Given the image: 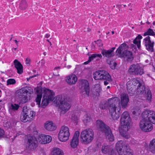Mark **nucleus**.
Wrapping results in <instances>:
<instances>
[{"mask_svg":"<svg viewBox=\"0 0 155 155\" xmlns=\"http://www.w3.org/2000/svg\"><path fill=\"white\" fill-rule=\"evenodd\" d=\"M147 35H151L152 36H154L155 35L154 32L153 30L150 28H149L147 32L144 33V36H145Z\"/></svg>","mask_w":155,"mask_h":155,"instance_id":"39","label":"nucleus"},{"mask_svg":"<svg viewBox=\"0 0 155 155\" xmlns=\"http://www.w3.org/2000/svg\"><path fill=\"white\" fill-rule=\"evenodd\" d=\"M59 68H60V67H57L55 68L54 69H59Z\"/></svg>","mask_w":155,"mask_h":155,"instance_id":"51","label":"nucleus"},{"mask_svg":"<svg viewBox=\"0 0 155 155\" xmlns=\"http://www.w3.org/2000/svg\"><path fill=\"white\" fill-rule=\"evenodd\" d=\"M108 108L112 117L114 120L118 119L120 108V99L117 97H112L108 99Z\"/></svg>","mask_w":155,"mask_h":155,"instance_id":"3","label":"nucleus"},{"mask_svg":"<svg viewBox=\"0 0 155 155\" xmlns=\"http://www.w3.org/2000/svg\"><path fill=\"white\" fill-rule=\"evenodd\" d=\"M142 119L139 125L141 129L145 132L151 131L153 129L152 123L155 124V112L147 110L142 113Z\"/></svg>","mask_w":155,"mask_h":155,"instance_id":"1","label":"nucleus"},{"mask_svg":"<svg viewBox=\"0 0 155 155\" xmlns=\"http://www.w3.org/2000/svg\"><path fill=\"white\" fill-rule=\"evenodd\" d=\"M94 78L95 80H105L104 84L107 85L112 81L110 76L109 73L104 70L96 71L94 74Z\"/></svg>","mask_w":155,"mask_h":155,"instance_id":"8","label":"nucleus"},{"mask_svg":"<svg viewBox=\"0 0 155 155\" xmlns=\"http://www.w3.org/2000/svg\"><path fill=\"white\" fill-rule=\"evenodd\" d=\"M80 84L81 85V92L83 93V94H86L87 96H88L90 87L88 81L86 80H82L81 81Z\"/></svg>","mask_w":155,"mask_h":155,"instance_id":"16","label":"nucleus"},{"mask_svg":"<svg viewBox=\"0 0 155 155\" xmlns=\"http://www.w3.org/2000/svg\"><path fill=\"white\" fill-rule=\"evenodd\" d=\"M33 92V89L29 87H25L19 90L18 91V95L19 96V100L22 104L26 103L28 101L26 94H31Z\"/></svg>","mask_w":155,"mask_h":155,"instance_id":"9","label":"nucleus"},{"mask_svg":"<svg viewBox=\"0 0 155 155\" xmlns=\"http://www.w3.org/2000/svg\"><path fill=\"white\" fill-rule=\"evenodd\" d=\"M91 120L90 117L87 115H86L84 117V119L83 120V121L84 124H87L88 123L90 122Z\"/></svg>","mask_w":155,"mask_h":155,"instance_id":"35","label":"nucleus"},{"mask_svg":"<svg viewBox=\"0 0 155 155\" xmlns=\"http://www.w3.org/2000/svg\"><path fill=\"white\" fill-rule=\"evenodd\" d=\"M4 134V130L0 128V138L2 137Z\"/></svg>","mask_w":155,"mask_h":155,"instance_id":"45","label":"nucleus"},{"mask_svg":"<svg viewBox=\"0 0 155 155\" xmlns=\"http://www.w3.org/2000/svg\"><path fill=\"white\" fill-rule=\"evenodd\" d=\"M145 87L140 82L139 85H137L135 90L137 94H142L145 93Z\"/></svg>","mask_w":155,"mask_h":155,"instance_id":"28","label":"nucleus"},{"mask_svg":"<svg viewBox=\"0 0 155 155\" xmlns=\"http://www.w3.org/2000/svg\"><path fill=\"white\" fill-rule=\"evenodd\" d=\"M124 7H125L126 6V5H124Z\"/></svg>","mask_w":155,"mask_h":155,"instance_id":"63","label":"nucleus"},{"mask_svg":"<svg viewBox=\"0 0 155 155\" xmlns=\"http://www.w3.org/2000/svg\"><path fill=\"white\" fill-rule=\"evenodd\" d=\"M109 105L108 100L107 102L105 101H104L100 103L99 107L100 109L102 110L106 109L108 108Z\"/></svg>","mask_w":155,"mask_h":155,"instance_id":"30","label":"nucleus"},{"mask_svg":"<svg viewBox=\"0 0 155 155\" xmlns=\"http://www.w3.org/2000/svg\"><path fill=\"white\" fill-rule=\"evenodd\" d=\"M89 55L91 57L90 58L92 59V60L95 58H97V59L98 60H99L102 57V56L101 54H90Z\"/></svg>","mask_w":155,"mask_h":155,"instance_id":"33","label":"nucleus"},{"mask_svg":"<svg viewBox=\"0 0 155 155\" xmlns=\"http://www.w3.org/2000/svg\"><path fill=\"white\" fill-rule=\"evenodd\" d=\"M71 66L70 65H68V66H67L66 67L68 68V69H69L70 68H71Z\"/></svg>","mask_w":155,"mask_h":155,"instance_id":"50","label":"nucleus"},{"mask_svg":"<svg viewBox=\"0 0 155 155\" xmlns=\"http://www.w3.org/2000/svg\"><path fill=\"white\" fill-rule=\"evenodd\" d=\"M51 153L52 155H63V153L61 150L58 148H54Z\"/></svg>","mask_w":155,"mask_h":155,"instance_id":"32","label":"nucleus"},{"mask_svg":"<svg viewBox=\"0 0 155 155\" xmlns=\"http://www.w3.org/2000/svg\"><path fill=\"white\" fill-rule=\"evenodd\" d=\"M109 33H110L109 31H108V32L106 33L107 35Z\"/></svg>","mask_w":155,"mask_h":155,"instance_id":"54","label":"nucleus"},{"mask_svg":"<svg viewBox=\"0 0 155 155\" xmlns=\"http://www.w3.org/2000/svg\"><path fill=\"white\" fill-rule=\"evenodd\" d=\"M56 104L59 105L61 109L65 113L71 107V105L68 101L67 97L64 95L58 96L56 98Z\"/></svg>","mask_w":155,"mask_h":155,"instance_id":"6","label":"nucleus"},{"mask_svg":"<svg viewBox=\"0 0 155 155\" xmlns=\"http://www.w3.org/2000/svg\"><path fill=\"white\" fill-rule=\"evenodd\" d=\"M152 94L151 91L149 90L147 92V93L146 94V99L147 101L150 103L151 101V100L152 99Z\"/></svg>","mask_w":155,"mask_h":155,"instance_id":"37","label":"nucleus"},{"mask_svg":"<svg viewBox=\"0 0 155 155\" xmlns=\"http://www.w3.org/2000/svg\"><path fill=\"white\" fill-rule=\"evenodd\" d=\"M128 46L125 43L121 44L116 50V52L120 57H124L127 60L131 61L133 59L132 53L127 50Z\"/></svg>","mask_w":155,"mask_h":155,"instance_id":"5","label":"nucleus"},{"mask_svg":"<svg viewBox=\"0 0 155 155\" xmlns=\"http://www.w3.org/2000/svg\"><path fill=\"white\" fill-rule=\"evenodd\" d=\"M89 59H88V60L87 61L84 62V64H88L91 61H92V59L90 58H91L90 57V56L89 55Z\"/></svg>","mask_w":155,"mask_h":155,"instance_id":"43","label":"nucleus"},{"mask_svg":"<svg viewBox=\"0 0 155 155\" xmlns=\"http://www.w3.org/2000/svg\"><path fill=\"white\" fill-rule=\"evenodd\" d=\"M70 134L68 127L63 126L61 127L59 133L58 138L60 141L64 142L68 139Z\"/></svg>","mask_w":155,"mask_h":155,"instance_id":"13","label":"nucleus"},{"mask_svg":"<svg viewBox=\"0 0 155 155\" xmlns=\"http://www.w3.org/2000/svg\"><path fill=\"white\" fill-rule=\"evenodd\" d=\"M96 42L99 46H101V45H102L101 40H97L96 41Z\"/></svg>","mask_w":155,"mask_h":155,"instance_id":"44","label":"nucleus"},{"mask_svg":"<svg viewBox=\"0 0 155 155\" xmlns=\"http://www.w3.org/2000/svg\"><path fill=\"white\" fill-rule=\"evenodd\" d=\"M49 43L50 46H51V45H52L51 42H50Z\"/></svg>","mask_w":155,"mask_h":155,"instance_id":"58","label":"nucleus"},{"mask_svg":"<svg viewBox=\"0 0 155 155\" xmlns=\"http://www.w3.org/2000/svg\"><path fill=\"white\" fill-rule=\"evenodd\" d=\"M45 127L46 130L51 131L54 130L56 129L54 124L51 121L47 122L45 123Z\"/></svg>","mask_w":155,"mask_h":155,"instance_id":"27","label":"nucleus"},{"mask_svg":"<svg viewBox=\"0 0 155 155\" xmlns=\"http://www.w3.org/2000/svg\"><path fill=\"white\" fill-rule=\"evenodd\" d=\"M115 47H113L111 48L110 49H109L110 51H111L112 53H114V51L115 49Z\"/></svg>","mask_w":155,"mask_h":155,"instance_id":"48","label":"nucleus"},{"mask_svg":"<svg viewBox=\"0 0 155 155\" xmlns=\"http://www.w3.org/2000/svg\"><path fill=\"white\" fill-rule=\"evenodd\" d=\"M121 103L122 107L125 108L127 106L129 99L127 94L124 93L120 94Z\"/></svg>","mask_w":155,"mask_h":155,"instance_id":"20","label":"nucleus"},{"mask_svg":"<svg viewBox=\"0 0 155 155\" xmlns=\"http://www.w3.org/2000/svg\"><path fill=\"white\" fill-rule=\"evenodd\" d=\"M14 50H15L16 49V48H14Z\"/></svg>","mask_w":155,"mask_h":155,"instance_id":"61","label":"nucleus"},{"mask_svg":"<svg viewBox=\"0 0 155 155\" xmlns=\"http://www.w3.org/2000/svg\"><path fill=\"white\" fill-rule=\"evenodd\" d=\"M42 97V94H40L37 95V97L36 98V102L37 103V104L39 105V107L40 106L41 101Z\"/></svg>","mask_w":155,"mask_h":155,"instance_id":"38","label":"nucleus"},{"mask_svg":"<svg viewBox=\"0 0 155 155\" xmlns=\"http://www.w3.org/2000/svg\"><path fill=\"white\" fill-rule=\"evenodd\" d=\"M128 72L131 74L141 75L144 73L143 68L138 64L131 65L128 70Z\"/></svg>","mask_w":155,"mask_h":155,"instance_id":"14","label":"nucleus"},{"mask_svg":"<svg viewBox=\"0 0 155 155\" xmlns=\"http://www.w3.org/2000/svg\"><path fill=\"white\" fill-rule=\"evenodd\" d=\"M38 146L37 142L35 138L28 135L26 142V147L28 149L33 150L35 149Z\"/></svg>","mask_w":155,"mask_h":155,"instance_id":"15","label":"nucleus"},{"mask_svg":"<svg viewBox=\"0 0 155 155\" xmlns=\"http://www.w3.org/2000/svg\"><path fill=\"white\" fill-rule=\"evenodd\" d=\"M110 88V86H108L107 87V88Z\"/></svg>","mask_w":155,"mask_h":155,"instance_id":"60","label":"nucleus"},{"mask_svg":"<svg viewBox=\"0 0 155 155\" xmlns=\"http://www.w3.org/2000/svg\"><path fill=\"white\" fill-rule=\"evenodd\" d=\"M47 41L49 42L50 41H49L48 39H47Z\"/></svg>","mask_w":155,"mask_h":155,"instance_id":"59","label":"nucleus"},{"mask_svg":"<svg viewBox=\"0 0 155 155\" xmlns=\"http://www.w3.org/2000/svg\"><path fill=\"white\" fill-rule=\"evenodd\" d=\"M44 92L45 94L43 95L41 103L43 108H45L48 105L49 101H52L54 98V93L51 90L47 89Z\"/></svg>","mask_w":155,"mask_h":155,"instance_id":"11","label":"nucleus"},{"mask_svg":"<svg viewBox=\"0 0 155 155\" xmlns=\"http://www.w3.org/2000/svg\"><path fill=\"white\" fill-rule=\"evenodd\" d=\"M1 91L0 90V97H1Z\"/></svg>","mask_w":155,"mask_h":155,"instance_id":"56","label":"nucleus"},{"mask_svg":"<svg viewBox=\"0 0 155 155\" xmlns=\"http://www.w3.org/2000/svg\"><path fill=\"white\" fill-rule=\"evenodd\" d=\"M33 71L35 73L36 72V71L35 70H33Z\"/></svg>","mask_w":155,"mask_h":155,"instance_id":"53","label":"nucleus"},{"mask_svg":"<svg viewBox=\"0 0 155 155\" xmlns=\"http://www.w3.org/2000/svg\"><path fill=\"white\" fill-rule=\"evenodd\" d=\"M35 115V113L30 110L23 109L20 116L21 120L24 122L31 121Z\"/></svg>","mask_w":155,"mask_h":155,"instance_id":"10","label":"nucleus"},{"mask_svg":"<svg viewBox=\"0 0 155 155\" xmlns=\"http://www.w3.org/2000/svg\"><path fill=\"white\" fill-rule=\"evenodd\" d=\"M30 61V59L29 58H27L26 59L25 62L26 64H29Z\"/></svg>","mask_w":155,"mask_h":155,"instance_id":"47","label":"nucleus"},{"mask_svg":"<svg viewBox=\"0 0 155 155\" xmlns=\"http://www.w3.org/2000/svg\"><path fill=\"white\" fill-rule=\"evenodd\" d=\"M142 38V36L140 35H138L133 41V43L135 45L132 44L131 45V47L135 48L137 46L139 48L140 46V39Z\"/></svg>","mask_w":155,"mask_h":155,"instance_id":"23","label":"nucleus"},{"mask_svg":"<svg viewBox=\"0 0 155 155\" xmlns=\"http://www.w3.org/2000/svg\"><path fill=\"white\" fill-rule=\"evenodd\" d=\"M101 53L104 57L107 58L113 57L114 55V53H112L109 50L103 49L102 50Z\"/></svg>","mask_w":155,"mask_h":155,"instance_id":"29","label":"nucleus"},{"mask_svg":"<svg viewBox=\"0 0 155 155\" xmlns=\"http://www.w3.org/2000/svg\"><path fill=\"white\" fill-rule=\"evenodd\" d=\"M50 36V35L49 34H46L45 36L46 38H48Z\"/></svg>","mask_w":155,"mask_h":155,"instance_id":"49","label":"nucleus"},{"mask_svg":"<svg viewBox=\"0 0 155 155\" xmlns=\"http://www.w3.org/2000/svg\"><path fill=\"white\" fill-rule=\"evenodd\" d=\"M149 149L151 152L155 153V139H153L149 145Z\"/></svg>","mask_w":155,"mask_h":155,"instance_id":"31","label":"nucleus"},{"mask_svg":"<svg viewBox=\"0 0 155 155\" xmlns=\"http://www.w3.org/2000/svg\"><path fill=\"white\" fill-rule=\"evenodd\" d=\"M16 82L15 80L13 78L8 79L7 81V85L14 84Z\"/></svg>","mask_w":155,"mask_h":155,"instance_id":"40","label":"nucleus"},{"mask_svg":"<svg viewBox=\"0 0 155 155\" xmlns=\"http://www.w3.org/2000/svg\"><path fill=\"white\" fill-rule=\"evenodd\" d=\"M96 125L98 130L102 132L105 131L107 130V127H109L106 125L101 120H98L96 121Z\"/></svg>","mask_w":155,"mask_h":155,"instance_id":"21","label":"nucleus"},{"mask_svg":"<svg viewBox=\"0 0 155 155\" xmlns=\"http://www.w3.org/2000/svg\"><path fill=\"white\" fill-rule=\"evenodd\" d=\"M15 67L17 70V72L19 74H21L23 72V66L20 62L17 59H15L14 61Z\"/></svg>","mask_w":155,"mask_h":155,"instance_id":"25","label":"nucleus"},{"mask_svg":"<svg viewBox=\"0 0 155 155\" xmlns=\"http://www.w3.org/2000/svg\"><path fill=\"white\" fill-rule=\"evenodd\" d=\"M27 7L28 5L25 0H21L19 6L20 9L24 10Z\"/></svg>","mask_w":155,"mask_h":155,"instance_id":"34","label":"nucleus"},{"mask_svg":"<svg viewBox=\"0 0 155 155\" xmlns=\"http://www.w3.org/2000/svg\"><path fill=\"white\" fill-rule=\"evenodd\" d=\"M112 34L113 35L114 34V31H112Z\"/></svg>","mask_w":155,"mask_h":155,"instance_id":"55","label":"nucleus"},{"mask_svg":"<svg viewBox=\"0 0 155 155\" xmlns=\"http://www.w3.org/2000/svg\"><path fill=\"white\" fill-rule=\"evenodd\" d=\"M66 81L69 84H72L76 83L77 81V78L75 75L72 74L67 76Z\"/></svg>","mask_w":155,"mask_h":155,"instance_id":"22","label":"nucleus"},{"mask_svg":"<svg viewBox=\"0 0 155 155\" xmlns=\"http://www.w3.org/2000/svg\"><path fill=\"white\" fill-rule=\"evenodd\" d=\"M143 42L147 50L151 52H153L154 51L153 45L154 42L153 41H150V36H148L145 38L143 40Z\"/></svg>","mask_w":155,"mask_h":155,"instance_id":"17","label":"nucleus"},{"mask_svg":"<svg viewBox=\"0 0 155 155\" xmlns=\"http://www.w3.org/2000/svg\"><path fill=\"white\" fill-rule=\"evenodd\" d=\"M79 132L77 131L75 133L74 136L71 141V146L73 148L77 147L78 144Z\"/></svg>","mask_w":155,"mask_h":155,"instance_id":"19","label":"nucleus"},{"mask_svg":"<svg viewBox=\"0 0 155 155\" xmlns=\"http://www.w3.org/2000/svg\"><path fill=\"white\" fill-rule=\"evenodd\" d=\"M140 110L139 107H136L133 109L132 111V114L136 116L140 114Z\"/></svg>","mask_w":155,"mask_h":155,"instance_id":"36","label":"nucleus"},{"mask_svg":"<svg viewBox=\"0 0 155 155\" xmlns=\"http://www.w3.org/2000/svg\"><path fill=\"white\" fill-rule=\"evenodd\" d=\"M38 74H35V75H34L33 76H30L29 78H27V80L28 81H29V80L31 79V78H34V77H35L37 76H38Z\"/></svg>","mask_w":155,"mask_h":155,"instance_id":"46","label":"nucleus"},{"mask_svg":"<svg viewBox=\"0 0 155 155\" xmlns=\"http://www.w3.org/2000/svg\"><path fill=\"white\" fill-rule=\"evenodd\" d=\"M94 132L89 128L83 130L81 134L80 138L82 142L86 144L90 143L94 139Z\"/></svg>","mask_w":155,"mask_h":155,"instance_id":"7","label":"nucleus"},{"mask_svg":"<svg viewBox=\"0 0 155 155\" xmlns=\"http://www.w3.org/2000/svg\"><path fill=\"white\" fill-rule=\"evenodd\" d=\"M131 122V119L129 113L127 111L124 112L121 117L120 124L121 127L119 129V131L122 136L126 139H128L130 137V136L127 132Z\"/></svg>","mask_w":155,"mask_h":155,"instance_id":"2","label":"nucleus"},{"mask_svg":"<svg viewBox=\"0 0 155 155\" xmlns=\"http://www.w3.org/2000/svg\"><path fill=\"white\" fill-rule=\"evenodd\" d=\"M14 41L17 44H18V41L16 40H14Z\"/></svg>","mask_w":155,"mask_h":155,"instance_id":"52","label":"nucleus"},{"mask_svg":"<svg viewBox=\"0 0 155 155\" xmlns=\"http://www.w3.org/2000/svg\"><path fill=\"white\" fill-rule=\"evenodd\" d=\"M101 145V143H99L98 144H97V146H98V145Z\"/></svg>","mask_w":155,"mask_h":155,"instance_id":"62","label":"nucleus"},{"mask_svg":"<svg viewBox=\"0 0 155 155\" xmlns=\"http://www.w3.org/2000/svg\"><path fill=\"white\" fill-rule=\"evenodd\" d=\"M139 81L135 78H134L128 81L127 84V91L130 95H133L136 89L137 85H139Z\"/></svg>","mask_w":155,"mask_h":155,"instance_id":"12","label":"nucleus"},{"mask_svg":"<svg viewBox=\"0 0 155 155\" xmlns=\"http://www.w3.org/2000/svg\"><path fill=\"white\" fill-rule=\"evenodd\" d=\"M52 140L51 137L49 135H46L44 134L40 135L38 140L39 143L45 144L50 142Z\"/></svg>","mask_w":155,"mask_h":155,"instance_id":"18","label":"nucleus"},{"mask_svg":"<svg viewBox=\"0 0 155 155\" xmlns=\"http://www.w3.org/2000/svg\"><path fill=\"white\" fill-rule=\"evenodd\" d=\"M19 106L16 104H12L11 108L14 110H17L19 108Z\"/></svg>","mask_w":155,"mask_h":155,"instance_id":"42","label":"nucleus"},{"mask_svg":"<svg viewBox=\"0 0 155 155\" xmlns=\"http://www.w3.org/2000/svg\"><path fill=\"white\" fill-rule=\"evenodd\" d=\"M113 150L112 147L111 146L107 145L105 144H103L101 148V151L103 153L106 154L112 152Z\"/></svg>","mask_w":155,"mask_h":155,"instance_id":"26","label":"nucleus"},{"mask_svg":"<svg viewBox=\"0 0 155 155\" xmlns=\"http://www.w3.org/2000/svg\"><path fill=\"white\" fill-rule=\"evenodd\" d=\"M107 130L104 131L106 138L110 141H113L114 140V137L111 131L110 127H107Z\"/></svg>","mask_w":155,"mask_h":155,"instance_id":"24","label":"nucleus"},{"mask_svg":"<svg viewBox=\"0 0 155 155\" xmlns=\"http://www.w3.org/2000/svg\"><path fill=\"white\" fill-rule=\"evenodd\" d=\"M153 25H155V21H154V22H153Z\"/></svg>","mask_w":155,"mask_h":155,"instance_id":"57","label":"nucleus"},{"mask_svg":"<svg viewBox=\"0 0 155 155\" xmlns=\"http://www.w3.org/2000/svg\"><path fill=\"white\" fill-rule=\"evenodd\" d=\"M12 38H11L10 39V41H11V40H12Z\"/></svg>","mask_w":155,"mask_h":155,"instance_id":"64","label":"nucleus"},{"mask_svg":"<svg viewBox=\"0 0 155 155\" xmlns=\"http://www.w3.org/2000/svg\"><path fill=\"white\" fill-rule=\"evenodd\" d=\"M116 150L119 155H133V151L122 140L118 141L116 144Z\"/></svg>","mask_w":155,"mask_h":155,"instance_id":"4","label":"nucleus"},{"mask_svg":"<svg viewBox=\"0 0 155 155\" xmlns=\"http://www.w3.org/2000/svg\"><path fill=\"white\" fill-rule=\"evenodd\" d=\"M71 119L72 120L74 121V123L75 124V125H76L78 123V117L74 115L73 114L72 116Z\"/></svg>","mask_w":155,"mask_h":155,"instance_id":"41","label":"nucleus"}]
</instances>
